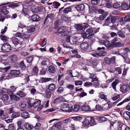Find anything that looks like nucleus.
<instances>
[{"mask_svg":"<svg viewBox=\"0 0 130 130\" xmlns=\"http://www.w3.org/2000/svg\"><path fill=\"white\" fill-rule=\"evenodd\" d=\"M60 109L63 111L70 112L72 111L73 106H70L68 104L63 103L60 106Z\"/></svg>","mask_w":130,"mask_h":130,"instance_id":"1","label":"nucleus"},{"mask_svg":"<svg viewBox=\"0 0 130 130\" xmlns=\"http://www.w3.org/2000/svg\"><path fill=\"white\" fill-rule=\"evenodd\" d=\"M95 119L93 117H89L86 118L84 121L83 124L84 125L88 126L89 124L93 123L95 122Z\"/></svg>","mask_w":130,"mask_h":130,"instance_id":"2","label":"nucleus"},{"mask_svg":"<svg viewBox=\"0 0 130 130\" xmlns=\"http://www.w3.org/2000/svg\"><path fill=\"white\" fill-rule=\"evenodd\" d=\"M105 48L104 47H98L97 48L98 51L100 50L102 53H95L92 54V55L96 57H98L99 56H105L107 54V53L103 51L102 50H104Z\"/></svg>","mask_w":130,"mask_h":130,"instance_id":"3","label":"nucleus"},{"mask_svg":"<svg viewBox=\"0 0 130 130\" xmlns=\"http://www.w3.org/2000/svg\"><path fill=\"white\" fill-rule=\"evenodd\" d=\"M2 52L3 53H7L9 52L11 50L10 45L8 44H3L1 48Z\"/></svg>","mask_w":130,"mask_h":130,"instance_id":"4","label":"nucleus"},{"mask_svg":"<svg viewBox=\"0 0 130 130\" xmlns=\"http://www.w3.org/2000/svg\"><path fill=\"white\" fill-rule=\"evenodd\" d=\"M57 33L59 34L63 33L65 36L68 34V33L66 27L64 26L59 27L57 29Z\"/></svg>","mask_w":130,"mask_h":130,"instance_id":"5","label":"nucleus"},{"mask_svg":"<svg viewBox=\"0 0 130 130\" xmlns=\"http://www.w3.org/2000/svg\"><path fill=\"white\" fill-rule=\"evenodd\" d=\"M89 25L86 23H84L82 24L77 25L76 27V28L78 30H85V29L88 27Z\"/></svg>","mask_w":130,"mask_h":130,"instance_id":"6","label":"nucleus"},{"mask_svg":"<svg viewBox=\"0 0 130 130\" xmlns=\"http://www.w3.org/2000/svg\"><path fill=\"white\" fill-rule=\"evenodd\" d=\"M1 99L5 104L7 105L9 103L10 98L8 95H3L1 96Z\"/></svg>","mask_w":130,"mask_h":130,"instance_id":"7","label":"nucleus"},{"mask_svg":"<svg viewBox=\"0 0 130 130\" xmlns=\"http://www.w3.org/2000/svg\"><path fill=\"white\" fill-rule=\"evenodd\" d=\"M18 30L19 31H21L23 32L24 31H27L28 30L26 26L22 24L21 23H19L18 24Z\"/></svg>","mask_w":130,"mask_h":130,"instance_id":"8","label":"nucleus"},{"mask_svg":"<svg viewBox=\"0 0 130 130\" xmlns=\"http://www.w3.org/2000/svg\"><path fill=\"white\" fill-rule=\"evenodd\" d=\"M99 44L100 45H104L106 47H108V48L109 50L111 49V48H110L111 43L110 44V42L107 40H101L100 41Z\"/></svg>","mask_w":130,"mask_h":130,"instance_id":"9","label":"nucleus"},{"mask_svg":"<svg viewBox=\"0 0 130 130\" xmlns=\"http://www.w3.org/2000/svg\"><path fill=\"white\" fill-rule=\"evenodd\" d=\"M80 109L83 111H95V109L91 110V108L88 105H83L82 106L80 107Z\"/></svg>","mask_w":130,"mask_h":130,"instance_id":"10","label":"nucleus"},{"mask_svg":"<svg viewBox=\"0 0 130 130\" xmlns=\"http://www.w3.org/2000/svg\"><path fill=\"white\" fill-rule=\"evenodd\" d=\"M64 8V6L60 8L59 10V12L61 13L63 11V13H68L69 12H70L71 10V8L70 7H68L65 8L63 10H62Z\"/></svg>","mask_w":130,"mask_h":130,"instance_id":"11","label":"nucleus"},{"mask_svg":"<svg viewBox=\"0 0 130 130\" xmlns=\"http://www.w3.org/2000/svg\"><path fill=\"white\" fill-rule=\"evenodd\" d=\"M80 46L81 48L83 50L87 51L88 50L89 45L87 42H84L81 44Z\"/></svg>","mask_w":130,"mask_h":130,"instance_id":"12","label":"nucleus"},{"mask_svg":"<svg viewBox=\"0 0 130 130\" xmlns=\"http://www.w3.org/2000/svg\"><path fill=\"white\" fill-rule=\"evenodd\" d=\"M86 32L88 35H89L87 36V38L89 39L91 38L94 35V34L92 33L93 32V30L89 28L87 29Z\"/></svg>","mask_w":130,"mask_h":130,"instance_id":"13","label":"nucleus"},{"mask_svg":"<svg viewBox=\"0 0 130 130\" xmlns=\"http://www.w3.org/2000/svg\"><path fill=\"white\" fill-rule=\"evenodd\" d=\"M123 44L119 42H116L111 44L110 48L112 49L114 47H121L123 46Z\"/></svg>","mask_w":130,"mask_h":130,"instance_id":"14","label":"nucleus"},{"mask_svg":"<svg viewBox=\"0 0 130 130\" xmlns=\"http://www.w3.org/2000/svg\"><path fill=\"white\" fill-rule=\"evenodd\" d=\"M92 82H93L92 85L95 87H98L100 85L98 78L96 77L92 78Z\"/></svg>","mask_w":130,"mask_h":130,"instance_id":"15","label":"nucleus"},{"mask_svg":"<svg viewBox=\"0 0 130 130\" xmlns=\"http://www.w3.org/2000/svg\"><path fill=\"white\" fill-rule=\"evenodd\" d=\"M4 113V110L1 109L0 110V117L2 120L5 119L8 117V115Z\"/></svg>","mask_w":130,"mask_h":130,"instance_id":"16","label":"nucleus"},{"mask_svg":"<svg viewBox=\"0 0 130 130\" xmlns=\"http://www.w3.org/2000/svg\"><path fill=\"white\" fill-rule=\"evenodd\" d=\"M71 41L70 43L74 44L75 45H78L79 42L77 40V37L76 36H73L71 38Z\"/></svg>","mask_w":130,"mask_h":130,"instance_id":"17","label":"nucleus"},{"mask_svg":"<svg viewBox=\"0 0 130 130\" xmlns=\"http://www.w3.org/2000/svg\"><path fill=\"white\" fill-rule=\"evenodd\" d=\"M123 116L124 118L127 120L130 119V112L127 111H125L123 113Z\"/></svg>","mask_w":130,"mask_h":130,"instance_id":"18","label":"nucleus"},{"mask_svg":"<svg viewBox=\"0 0 130 130\" xmlns=\"http://www.w3.org/2000/svg\"><path fill=\"white\" fill-rule=\"evenodd\" d=\"M125 125L121 121H119L118 122L117 130H123Z\"/></svg>","mask_w":130,"mask_h":130,"instance_id":"19","label":"nucleus"},{"mask_svg":"<svg viewBox=\"0 0 130 130\" xmlns=\"http://www.w3.org/2000/svg\"><path fill=\"white\" fill-rule=\"evenodd\" d=\"M42 10V8L39 6L37 8H34L32 9L31 11L33 13H35L41 12Z\"/></svg>","mask_w":130,"mask_h":130,"instance_id":"20","label":"nucleus"},{"mask_svg":"<svg viewBox=\"0 0 130 130\" xmlns=\"http://www.w3.org/2000/svg\"><path fill=\"white\" fill-rule=\"evenodd\" d=\"M22 91L19 90L18 91L17 93V95H18L21 97H24L25 96L26 94L23 91L25 90V88H23L22 89Z\"/></svg>","mask_w":130,"mask_h":130,"instance_id":"21","label":"nucleus"},{"mask_svg":"<svg viewBox=\"0 0 130 130\" xmlns=\"http://www.w3.org/2000/svg\"><path fill=\"white\" fill-rule=\"evenodd\" d=\"M54 13H50L49 14H48L45 18L43 24H45V23L46 22V21L47 20V19L48 18H49L51 20H52L54 19Z\"/></svg>","mask_w":130,"mask_h":130,"instance_id":"22","label":"nucleus"},{"mask_svg":"<svg viewBox=\"0 0 130 130\" xmlns=\"http://www.w3.org/2000/svg\"><path fill=\"white\" fill-rule=\"evenodd\" d=\"M49 72L51 73H54L56 71L55 67L52 65H50L48 67Z\"/></svg>","mask_w":130,"mask_h":130,"instance_id":"23","label":"nucleus"},{"mask_svg":"<svg viewBox=\"0 0 130 130\" xmlns=\"http://www.w3.org/2000/svg\"><path fill=\"white\" fill-rule=\"evenodd\" d=\"M128 87L126 85H124L122 86L120 88V91L123 93L126 92L127 90Z\"/></svg>","mask_w":130,"mask_h":130,"instance_id":"24","label":"nucleus"},{"mask_svg":"<svg viewBox=\"0 0 130 130\" xmlns=\"http://www.w3.org/2000/svg\"><path fill=\"white\" fill-rule=\"evenodd\" d=\"M22 34V38L23 40H26L28 39L30 37V35L28 34L27 31H25Z\"/></svg>","mask_w":130,"mask_h":130,"instance_id":"25","label":"nucleus"},{"mask_svg":"<svg viewBox=\"0 0 130 130\" xmlns=\"http://www.w3.org/2000/svg\"><path fill=\"white\" fill-rule=\"evenodd\" d=\"M31 20L33 21L37 22L40 20L39 17L37 15H33L31 16Z\"/></svg>","mask_w":130,"mask_h":130,"instance_id":"26","label":"nucleus"},{"mask_svg":"<svg viewBox=\"0 0 130 130\" xmlns=\"http://www.w3.org/2000/svg\"><path fill=\"white\" fill-rule=\"evenodd\" d=\"M75 8L78 11H82L84 9L85 6L83 4H81L79 5H76Z\"/></svg>","mask_w":130,"mask_h":130,"instance_id":"27","label":"nucleus"},{"mask_svg":"<svg viewBox=\"0 0 130 130\" xmlns=\"http://www.w3.org/2000/svg\"><path fill=\"white\" fill-rule=\"evenodd\" d=\"M51 78H45L44 77H41L39 80V81L41 83H45L51 80Z\"/></svg>","mask_w":130,"mask_h":130,"instance_id":"28","label":"nucleus"},{"mask_svg":"<svg viewBox=\"0 0 130 130\" xmlns=\"http://www.w3.org/2000/svg\"><path fill=\"white\" fill-rule=\"evenodd\" d=\"M24 126L25 128L28 130H31L34 127L33 126L29 124L28 123H25Z\"/></svg>","mask_w":130,"mask_h":130,"instance_id":"29","label":"nucleus"},{"mask_svg":"<svg viewBox=\"0 0 130 130\" xmlns=\"http://www.w3.org/2000/svg\"><path fill=\"white\" fill-rule=\"evenodd\" d=\"M22 117L23 118L27 119L29 117V115L28 112H24L21 114Z\"/></svg>","mask_w":130,"mask_h":130,"instance_id":"30","label":"nucleus"},{"mask_svg":"<svg viewBox=\"0 0 130 130\" xmlns=\"http://www.w3.org/2000/svg\"><path fill=\"white\" fill-rule=\"evenodd\" d=\"M46 96L48 98H49L51 96V92L49 89H46L45 91Z\"/></svg>","mask_w":130,"mask_h":130,"instance_id":"31","label":"nucleus"},{"mask_svg":"<svg viewBox=\"0 0 130 130\" xmlns=\"http://www.w3.org/2000/svg\"><path fill=\"white\" fill-rule=\"evenodd\" d=\"M119 83V80L117 79H116L112 83L111 86L114 89L116 90V86Z\"/></svg>","mask_w":130,"mask_h":130,"instance_id":"32","label":"nucleus"},{"mask_svg":"<svg viewBox=\"0 0 130 130\" xmlns=\"http://www.w3.org/2000/svg\"><path fill=\"white\" fill-rule=\"evenodd\" d=\"M112 24L111 26H109V29L112 30L117 29V26H118L117 23H113Z\"/></svg>","mask_w":130,"mask_h":130,"instance_id":"33","label":"nucleus"},{"mask_svg":"<svg viewBox=\"0 0 130 130\" xmlns=\"http://www.w3.org/2000/svg\"><path fill=\"white\" fill-rule=\"evenodd\" d=\"M20 71L18 70H11L10 72V74L13 75H18L20 74Z\"/></svg>","mask_w":130,"mask_h":130,"instance_id":"34","label":"nucleus"},{"mask_svg":"<svg viewBox=\"0 0 130 130\" xmlns=\"http://www.w3.org/2000/svg\"><path fill=\"white\" fill-rule=\"evenodd\" d=\"M34 56L32 55H31L28 57L26 59L28 62L30 63L32 62L34 59Z\"/></svg>","mask_w":130,"mask_h":130,"instance_id":"35","label":"nucleus"},{"mask_svg":"<svg viewBox=\"0 0 130 130\" xmlns=\"http://www.w3.org/2000/svg\"><path fill=\"white\" fill-rule=\"evenodd\" d=\"M7 7H8L6 6H3L2 8V11L5 15L6 14L8 13V11L7 10Z\"/></svg>","mask_w":130,"mask_h":130,"instance_id":"36","label":"nucleus"},{"mask_svg":"<svg viewBox=\"0 0 130 130\" xmlns=\"http://www.w3.org/2000/svg\"><path fill=\"white\" fill-rule=\"evenodd\" d=\"M61 122H59L56 123L53 126V127L56 128V129H60L61 128Z\"/></svg>","mask_w":130,"mask_h":130,"instance_id":"37","label":"nucleus"},{"mask_svg":"<svg viewBox=\"0 0 130 130\" xmlns=\"http://www.w3.org/2000/svg\"><path fill=\"white\" fill-rule=\"evenodd\" d=\"M10 99L11 100L14 101H18L19 98L15 95H10Z\"/></svg>","mask_w":130,"mask_h":130,"instance_id":"38","label":"nucleus"},{"mask_svg":"<svg viewBox=\"0 0 130 130\" xmlns=\"http://www.w3.org/2000/svg\"><path fill=\"white\" fill-rule=\"evenodd\" d=\"M122 9L124 10H127L129 9V5L125 3L122 4L121 5Z\"/></svg>","mask_w":130,"mask_h":130,"instance_id":"39","label":"nucleus"},{"mask_svg":"<svg viewBox=\"0 0 130 130\" xmlns=\"http://www.w3.org/2000/svg\"><path fill=\"white\" fill-rule=\"evenodd\" d=\"M0 38L1 40L4 42H7L8 41V38L7 37L3 35L1 36Z\"/></svg>","mask_w":130,"mask_h":130,"instance_id":"40","label":"nucleus"},{"mask_svg":"<svg viewBox=\"0 0 130 130\" xmlns=\"http://www.w3.org/2000/svg\"><path fill=\"white\" fill-rule=\"evenodd\" d=\"M122 56L124 58L126 63H130V59L127 57L126 54H124Z\"/></svg>","mask_w":130,"mask_h":130,"instance_id":"41","label":"nucleus"},{"mask_svg":"<svg viewBox=\"0 0 130 130\" xmlns=\"http://www.w3.org/2000/svg\"><path fill=\"white\" fill-rule=\"evenodd\" d=\"M55 85L54 84H52L48 86V88L47 89H49L50 91H53L55 89Z\"/></svg>","mask_w":130,"mask_h":130,"instance_id":"42","label":"nucleus"},{"mask_svg":"<svg viewBox=\"0 0 130 130\" xmlns=\"http://www.w3.org/2000/svg\"><path fill=\"white\" fill-rule=\"evenodd\" d=\"M80 106L78 105H75L74 106L73 108L72 111H77L80 108Z\"/></svg>","mask_w":130,"mask_h":130,"instance_id":"43","label":"nucleus"},{"mask_svg":"<svg viewBox=\"0 0 130 130\" xmlns=\"http://www.w3.org/2000/svg\"><path fill=\"white\" fill-rule=\"evenodd\" d=\"M26 6H28V7L30 8L31 9V10L32 8H33L34 7L33 5V3L32 2H29L26 3Z\"/></svg>","mask_w":130,"mask_h":130,"instance_id":"44","label":"nucleus"},{"mask_svg":"<svg viewBox=\"0 0 130 130\" xmlns=\"http://www.w3.org/2000/svg\"><path fill=\"white\" fill-rule=\"evenodd\" d=\"M108 106L107 109H110L113 106L112 103L110 102H108L107 103L104 104V106Z\"/></svg>","mask_w":130,"mask_h":130,"instance_id":"45","label":"nucleus"},{"mask_svg":"<svg viewBox=\"0 0 130 130\" xmlns=\"http://www.w3.org/2000/svg\"><path fill=\"white\" fill-rule=\"evenodd\" d=\"M10 58L11 61L13 62H15L17 60V56L15 55H13Z\"/></svg>","mask_w":130,"mask_h":130,"instance_id":"46","label":"nucleus"},{"mask_svg":"<svg viewBox=\"0 0 130 130\" xmlns=\"http://www.w3.org/2000/svg\"><path fill=\"white\" fill-rule=\"evenodd\" d=\"M99 63V61L96 59H94L91 62L92 64L94 66H96Z\"/></svg>","mask_w":130,"mask_h":130,"instance_id":"47","label":"nucleus"},{"mask_svg":"<svg viewBox=\"0 0 130 130\" xmlns=\"http://www.w3.org/2000/svg\"><path fill=\"white\" fill-rule=\"evenodd\" d=\"M10 67H6L4 68H1L0 70L1 71L3 72V73L7 71L9 69Z\"/></svg>","mask_w":130,"mask_h":130,"instance_id":"48","label":"nucleus"},{"mask_svg":"<svg viewBox=\"0 0 130 130\" xmlns=\"http://www.w3.org/2000/svg\"><path fill=\"white\" fill-rule=\"evenodd\" d=\"M110 19L111 23L112 24L116 23L115 22L116 20V18L115 16H113L110 17Z\"/></svg>","mask_w":130,"mask_h":130,"instance_id":"49","label":"nucleus"},{"mask_svg":"<svg viewBox=\"0 0 130 130\" xmlns=\"http://www.w3.org/2000/svg\"><path fill=\"white\" fill-rule=\"evenodd\" d=\"M117 34L118 36L121 38H123L125 37V35L121 31H118Z\"/></svg>","mask_w":130,"mask_h":130,"instance_id":"50","label":"nucleus"},{"mask_svg":"<svg viewBox=\"0 0 130 130\" xmlns=\"http://www.w3.org/2000/svg\"><path fill=\"white\" fill-rule=\"evenodd\" d=\"M10 78L9 77V75H8L7 76L5 77V75H3L0 78V80L1 81H3V79L4 80L6 79H9Z\"/></svg>","mask_w":130,"mask_h":130,"instance_id":"51","label":"nucleus"},{"mask_svg":"<svg viewBox=\"0 0 130 130\" xmlns=\"http://www.w3.org/2000/svg\"><path fill=\"white\" fill-rule=\"evenodd\" d=\"M120 97V95L119 94H116L114 95L112 97V99L113 101H115L119 98Z\"/></svg>","mask_w":130,"mask_h":130,"instance_id":"52","label":"nucleus"},{"mask_svg":"<svg viewBox=\"0 0 130 130\" xmlns=\"http://www.w3.org/2000/svg\"><path fill=\"white\" fill-rule=\"evenodd\" d=\"M61 18L62 21H67L69 20V18L67 17L64 14H62L61 15Z\"/></svg>","mask_w":130,"mask_h":130,"instance_id":"53","label":"nucleus"},{"mask_svg":"<svg viewBox=\"0 0 130 130\" xmlns=\"http://www.w3.org/2000/svg\"><path fill=\"white\" fill-rule=\"evenodd\" d=\"M15 128L14 124H10L8 126V130H15Z\"/></svg>","mask_w":130,"mask_h":130,"instance_id":"54","label":"nucleus"},{"mask_svg":"<svg viewBox=\"0 0 130 130\" xmlns=\"http://www.w3.org/2000/svg\"><path fill=\"white\" fill-rule=\"evenodd\" d=\"M19 67L20 68L22 69H24L25 68L26 66L25 65L23 61H22L20 62L19 64Z\"/></svg>","mask_w":130,"mask_h":130,"instance_id":"55","label":"nucleus"},{"mask_svg":"<svg viewBox=\"0 0 130 130\" xmlns=\"http://www.w3.org/2000/svg\"><path fill=\"white\" fill-rule=\"evenodd\" d=\"M41 105V101L40 100H38L37 102H34V107H37L38 106H39Z\"/></svg>","mask_w":130,"mask_h":130,"instance_id":"56","label":"nucleus"},{"mask_svg":"<svg viewBox=\"0 0 130 130\" xmlns=\"http://www.w3.org/2000/svg\"><path fill=\"white\" fill-rule=\"evenodd\" d=\"M20 115V113L19 112H15L12 115L11 117L13 118H15L19 117Z\"/></svg>","mask_w":130,"mask_h":130,"instance_id":"57","label":"nucleus"},{"mask_svg":"<svg viewBox=\"0 0 130 130\" xmlns=\"http://www.w3.org/2000/svg\"><path fill=\"white\" fill-rule=\"evenodd\" d=\"M12 43L15 45H17L19 43L18 39L16 38H14L13 40Z\"/></svg>","mask_w":130,"mask_h":130,"instance_id":"58","label":"nucleus"},{"mask_svg":"<svg viewBox=\"0 0 130 130\" xmlns=\"http://www.w3.org/2000/svg\"><path fill=\"white\" fill-rule=\"evenodd\" d=\"M120 4L118 3H115L113 4L112 7L115 9H118L120 7Z\"/></svg>","mask_w":130,"mask_h":130,"instance_id":"59","label":"nucleus"},{"mask_svg":"<svg viewBox=\"0 0 130 130\" xmlns=\"http://www.w3.org/2000/svg\"><path fill=\"white\" fill-rule=\"evenodd\" d=\"M125 21H130V14L125 16L124 18Z\"/></svg>","mask_w":130,"mask_h":130,"instance_id":"60","label":"nucleus"},{"mask_svg":"<svg viewBox=\"0 0 130 130\" xmlns=\"http://www.w3.org/2000/svg\"><path fill=\"white\" fill-rule=\"evenodd\" d=\"M41 124L40 123H38L36 124L34 127L35 129H39L41 127Z\"/></svg>","mask_w":130,"mask_h":130,"instance_id":"61","label":"nucleus"},{"mask_svg":"<svg viewBox=\"0 0 130 130\" xmlns=\"http://www.w3.org/2000/svg\"><path fill=\"white\" fill-rule=\"evenodd\" d=\"M106 17V15L105 14H102L100 15V17L99 18V19L101 20H104Z\"/></svg>","mask_w":130,"mask_h":130,"instance_id":"62","label":"nucleus"},{"mask_svg":"<svg viewBox=\"0 0 130 130\" xmlns=\"http://www.w3.org/2000/svg\"><path fill=\"white\" fill-rule=\"evenodd\" d=\"M16 89V88L14 86H11L9 89L10 91L11 94L13 92H14Z\"/></svg>","mask_w":130,"mask_h":130,"instance_id":"63","label":"nucleus"},{"mask_svg":"<svg viewBox=\"0 0 130 130\" xmlns=\"http://www.w3.org/2000/svg\"><path fill=\"white\" fill-rule=\"evenodd\" d=\"M104 59L106 63L107 64H109L111 63L110 61L109 58L108 57H105Z\"/></svg>","mask_w":130,"mask_h":130,"instance_id":"64","label":"nucleus"}]
</instances>
